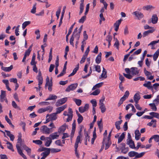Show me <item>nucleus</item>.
I'll return each instance as SVG.
<instances>
[{
	"label": "nucleus",
	"mask_w": 159,
	"mask_h": 159,
	"mask_svg": "<svg viewBox=\"0 0 159 159\" xmlns=\"http://www.w3.org/2000/svg\"><path fill=\"white\" fill-rule=\"evenodd\" d=\"M68 112H67V111H64L63 115L65 116H67L68 118L66 121L67 122H69L71 121L73 117V111L72 109L71 108H69Z\"/></svg>",
	"instance_id": "f257e3e1"
},
{
	"label": "nucleus",
	"mask_w": 159,
	"mask_h": 159,
	"mask_svg": "<svg viewBox=\"0 0 159 159\" xmlns=\"http://www.w3.org/2000/svg\"><path fill=\"white\" fill-rule=\"evenodd\" d=\"M105 99V97L103 96L99 101V108L101 109V112L102 113H104L106 110V107L103 103Z\"/></svg>",
	"instance_id": "f03ea898"
},
{
	"label": "nucleus",
	"mask_w": 159,
	"mask_h": 159,
	"mask_svg": "<svg viewBox=\"0 0 159 159\" xmlns=\"http://www.w3.org/2000/svg\"><path fill=\"white\" fill-rule=\"evenodd\" d=\"M46 118H47L46 120L47 122H48L50 120H55L57 118V114L56 113H54L51 114L50 115L49 114H47L46 115Z\"/></svg>",
	"instance_id": "7ed1b4c3"
},
{
	"label": "nucleus",
	"mask_w": 159,
	"mask_h": 159,
	"mask_svg": "<svg viewBox=\"0 0 159 159\" xmlns=\"http://www.w3.org/2000/svg\"><path fill=\"white\" fill-rule=\"evenodd\" d=\"M52 109L53 108L52 107L49 106L46 107L39 109L38 111V112L39 113H41L46 111H48L49 112H50L52 111Z\"/></svg>",
	"instance_id": "20e7f679"
},
{
	"label": "nucleus",
	"mask_w": 159,
	"mask_h": 159,
	"mask_svg": "<svg viewBox=\"0 0 159 159\" xmlns=\"http://www.w3.org/2000/svg\"><path fill=\"white\" fill-rule=\"evenodd\" d=\"M41 131L44 134H49L52 132L51 129L48 128L46 126L43 125L40 128Z\"/></svg>",
	"instance_id": "39448f33"
},
{
	"label": "nucleus",
	"mask_w": 159,
	"mask_h": 159,
	"mask_svg": "<svg viewBox=\"0 0 159 159\" xmlns=\"http://www.w3.org/2000/svg\"><path fill=\"white\" fill-rule=\"evenodd\" d=\"M127 143L129 146L130 148L132 149L135 148L134 142L131 139L130 135L129 134H128V138L127 139Z\"/></svg>",
	"instance_id": "423d86ee"
},
{
	"label": "nucleus",
	"mask_w": 159,
	"mask_h": 159,
	"mask_svg": "<svg viewBox=\"0 0 159 159\" xmlns=\"http://www.w3.org/2000/svg\"><path fill=\"white\" fill-rule=\"evenodd\" d=\"M78 84L77 83L71 84L68 86L66 89V91L69 92L71 90L75 89L77 87Z\"/></svg>",
	"instance_id": "0eeeda50"
},
{
	"label": "nucleus",
	"mask_w": 159,
	"mask_h": 159,
	"mask_svg": "<svg viewBox=\"0 0 159 159\" xmlns=\"http://www.w3.org/2000/svg\"><path fill=\"white\" fill-rule=\"evenodd\" d=\"M158 19V18L157 15L155 14L153 15L151 18V20H149L148 23L150 24L152 22L153 24H156L157 22Z\"/></svg>",
	"instance_id": "6e6552de"
},
{
	"label": "nucleus",
	"mask_w": 159,
	"mask_h": 159,
	"mask_svg": "<svg viewBox=\"0 0 159 159\" xmlns=\"http://www.w3.org/2000/svg\"><path fill=\"white\" fill-rule=\"evenodd\" d=\"M67 100V98H64L58 100L56 102V105L57 107L59 106L64 103Z\"/></svg>",
	"instance_id": "1a4fd4ad"
},
{
	"label": "nucleus",
	"mask_w": 159,
	"mask_h": 159,
	"mask_svg": "<svg viewBox=\"0 0 159 159\" xmlns=\"http://www.w3.org/2000/svg\"><path fill=\"white\" fill-rule=\"evenodd\" d=\"M89 108V105L88 104H86L84 107H80L79 108V110L81 113H83L87 111Z\"/></svg>",
	"instance_id": "9d476101"
},
{
	"label": "nucleus",
	"mask_w": 159,
	"mask_h": 159,
	"mask_svg": "<svg viewBox=\"0 0 159 159\" xmlns=\"http://www.w3.org/2000/svg\"><path fill=\"white\" fill-rule=\"evenodd\" d=\"M20 145L19 144H17L16 145V148L17 149L18 152L19 154L25 159H26V156L23 153L22 151L20 148Z\"/></svg>",
	"instance_id": "9b49d317"
},
{
	"label": "nucleus",
	"mask_w": 159,
	"mask_h": 159,
	"mask_svg": "<svg viewBox=\"0 0 159 159\" xmlns=\"http://www.w3.org/2000/svg\"><path fill=\"white\" fill-rule=\"evenodd\" d=\"M144 72L145 75L148 77V80H152L153 79V76L151 75V73L147 70L145 68H144Z\"/></svg>",
	"instance_id": "f8f14e48"
},
{
	"label": "nucleus",
	"mask_w": 159,
	"mask_h": 159,
	"mask_svg": "<svg viewBox=\"0 0 159 159\" xmlns=\"http://www.w3.org/2000/svg\"><path fill=\"white\" fill-rule=\"evenodd\" d=\"M132 14L135 16L137 17V19L139 20H140L143 17V14L140 12H139L138 11H135Z\"/></svg>",
	"instance_id": "ddd939ff"
},
{
	"label": "nucleus",
	"mask_w": 159,
	"mask_h": 159,
	"mask_svg": "<svg viewBox=\"0 0 159 159\" xmlns=\"http://www.w3.org/2000/svg\"><path fill=\"white\" fill-rule=\"evenodd\" d=\"M6 96L5 92L4 91L2 90L0 95V100L1 102H3L5 101L6 102H7V100L6 99Z\"/></svg>",
	"instance_id": "4468645a"
},
{
	"label": "nucleus",
	"mask_w": 159,
	"mask_h": 159,
	"mask_svg": "<svg viewBox=\"0 0 159 159\" xmlns=\"http://www.w3.org/2000/svg\"><path fill=\"white\" fill-rule=\"evenodd\" d=\"M139 73L137 68L133 67L130 68V73L133 75H138Z\"/></svg>",
	"instance_id": "2eb2a0df"
},
{
	"label": "nucleus",
	"mask_w": 159,
	"mask_h": 159,
	"mask_svg": "<svg viewBox=\"0 0 159 159\" xmlns=\"http://www.w3.org/2000/svg\"><path fill=\"white\" fill-rule=\"evenodd\" d=\"M122 20L120 19L116 21V22L114 23V26L115 27V30L116 31H117L118 30L119 26L120 25Z\"/></svg>",
	"instance_id": "dca6fc26"
},
{
	"label": "nucleus",
	"mask_w": 159,
	"mask_h": 159,
	"mask_svg": "<svg viewBox=\"0 0 159 159\" xmlns=\"http://www.w3.org/2000/svg\"><path fill=\"white\" fill-rule=\"evenodd\" d=\"M59 136V134H58V132H55L50 134L49 137L52 140H54L58 139Z\"/></svg>",
	"instance_id": "f3484780"
},
{
	"label": "nucleus",
	"mask_w": 159,
	"mask_h": 159,
	"mask_svg": "<svg viewBox=\"0 0 159 159\" xmlns=\"http://www.w3.org/2000/svg\"><path fill=\"white\" fill-rule=\"evenodd\" d=\"M67 107L66 105H64L63 106L58 107L56 109V113L57 114L60 113L63 111Z\"/></svg>",
	"instance_id": "a211bd4d"
},
{
	"label": "nucleus",
	"mask_w": 159,
	"mask_h": 159,
	"mask_svg": "<svg viewBox=\"0 0 159 159\" xmlns=\"http://www.w3.org/2000/svg\"><path fill=\"white\" fill-rule=\"evenodd\" d=\"M121 145L122 146L123 148H121V152L124 154L126 153L129 151L128 148H125V143H122Z\"/></svg>",
	"instance_id": "6ab92c4d"
},
{
	"label": "nucleus",
	"mask_w": 159,
	"mask_h": 159,
	"mask_svg": "<svg viewBox=\"0 0 159 159\" xmlns=\"http://www.w3.org/2000/svg\"><path fill=\"white\" fill-rule=\"evenodd\" d=\"M102 53L100 52L95 59V62L97 64L100 63L101 61Z\"/></svg>",
	"instance_id": "aec40b11"
},
{
	"label": "nucleus",
	"mask_w": 159,
	"mask_h": 159,
	"mask_svg": "<svg viewBox=\"0 0 159 159\" xmlns=\"http://www.w3.org/2000/svg\"><path fill=\"white\" fill-rule=\"evenodd\" d=\"M77 28H76L74 30V31L73 32V35L72 36H71L70 41V44L72 45L73 46H74V43L73 42L74 40V37L73 36V35H74V34H75V32H76L77 31Z\"/></svg>",
	"instance_id": "412c9836"
},
{
	"label": "nucleus",
	"mask_w": 159,
	"mask_h": 159,
	"mask_svg": "<svg viewBox=\"0 0 159 159\" xmlns=\"http://www.w3.org/2000/svg\"><path fill=\"white\" fill-rule=\"evenodd\" d=\"M75 24V23L73 25H72L70 27V29L69 30V31L68 33L66 35V42L68 41V36L72 32V30L73 28L74 25Z\"/></svg>",
	"instance_id": "4be33fe9"
},
{
	"label": "nucleus",
	"mask_w": 159,
	"mask_h": 159,
	"mask_svg": "<svg viewBox=\"0 0 159 159\" xmlns=\"http://www.w3.org/2000/svg\"><path fill=\"white\" fill-rule=\"evenodd\" d=\"M140 98V96L138 93H136L134 96V99L135 103H138Z\"/></svg>",
	"instance_id": "5701e85b"
},
{
	"label": "nucleus",
	"mask_w": 159,
	"mask_h": 159,
	"mask_svg": "<svg viewBox=\"0 0 159 159\" xmlns=\"http://www.w3.org/2000/svg\"><path fill=\"white\" fill-rule=\"evenodd\" d=\"M46 141L44 144L45 146L47 147H49L52 142L51 139L49 137H46Z\"/></svg>",
	"instance_id": "b1692460"
},
{
	"label": "nucleus",
	"mask_w": 159,
	"mask_h": 159,
	"mask_svg": "<svg viewBox=\"0 0 159 159\" xmlns=\"http://www.w3.org/2000/svg\"><path fill=\"white\" fill-rule=\"evenodd\" d=\"M156 120H152L150 122L148 123L147 125L150 126L152 125L153 127L155 128L156 127Z\"/></svg>",
	"instance_id": "393cba45"
},
{
	"label": "nucleus",
	"mask_w": 159,
	"mask_h": 159,
	"mask_svg": "<svg viewBox=\"0 0 159 159\" xmlns=\"http://www.w3.org/2000/svg\"><path fill=\"white\" fill-rule=\"evenodd\" d=\"M66 125L64 124L61 126L58 129V132L59 133H61L62 132H64L66 129Z\"/></svg>",
	"instance_id": "a878e982"
},
{
	"label": "nucleus",
	"mask_w": 159,
	"mask_h": 159,
	"mask_svg": "<svg viewBox=\"0 0 159 159\" xmlns=\"http://www.w3.org/2000/svg\"><path fill=\"white\" fill-rule=\"evenodd\" d=\"M13 66L11 65L9 67H4L3 66L1 67V69L5 71L9 72L13 69Z\"/></svg>",
	"instance_id": "bb28decb"
},
{
	"label": "nucleus",
	"mask_w": 159,
	"mask_h": 159,
	"mask_svg": "<svg viewBox=\"0 0 159 159\" xmlns=\"http://www.w3.org/2000/svg\"><path fill=\"white\" fill-rule=\"evenodd\" d=\"M143 86L147 87L148 89H152V86L151 85V82L150 81H148L147 83L144 84Z\"/></svg>",
	"instance_id": "cd10ccee"
},
{
	"label": "nucleus",
	"mask_w": 159,
	"mask_h": 159,
	"mask_svg": "<svg viewBox=\"0 0 159 159\" xmlns=\"http://www.w3.org/2000/svg\"><path fill=\"white\" fill-rule=\"evenodd\" d=\"M84 136H85V144L86 145H87V140L88 139V141H89V134L88 133L86 132V131H84Z\"/></svg>",
	"instance_id": "c85d7f7f"
},
{
	"label": "nucleus",
	"mask_w": 159,
	"mask_h": 159,
	"mask_svg": "<svg viewBox=\"0 0 159 159\" xmlns=\"http://www.w3.org/2000/svg\"><path fill=\"white\" fill-rule=\"evenodd\" d=\"M135 139L136 140H138L139 139L141 135L139 131V130H136L135 131Z\"/></svg>",
	"instance_id": "c756f323"
},
{
	"label": "nucleus",
	"mask_w": 159,
	"mask_h": 159,
	"mask_svg": "<svg viewBox=\"0 0 159 159\" xmlns=\"http://www.w3.org/2000/svg\"><path fill=\"white\" fill-rule=\"evenodd\" d=\"M79 68V64H78L76 65V67L73 70L72 72L69 75V77L72 76L74 75L78 70Z\"/></svg>",
	"instance_id": "7c9ffc66"
},
{
	"label": "nucleus",
	"mask_w": 159,
	"mask_h": 159,
	"mask_svg": "<svg viewBox=\"0 0 159 159\" xmlns=\"http://www.w3.org/2000/svg\"><path fill=\"white\" fill-rule=\"evenodd\" d=\"M149 115L152 117V118L155 117L159 119V114L157 112H151L149 113Z\"/></svg>",
	"instance_id": "2f4dec72"
},
{
	"label": "nucleus",
	"mask_w": 159,
	"mask_h": 159,
	"mask_svg": "<svg viewBox=\"0 0 159 159\" xmlns=\"http://www.w3.org/2000/svg\"><path fill=\"white\" fill-rule=\"evenodd\" d=\"M125 133H123L120 135V136L118 137V143H120L125 138Z\"/></svg>",
	"instance_id": "473e14b6"
},
{
	"label": "nucleus",
	"mask_w": 159,
	"mask_h": 159,
	"mask_svg": "<svg viewBox=\"0 0 159 159\" xmlns=\"http://www.w3.org/2000/svg\"><path fill=\"white\" fill-rule=\"evenodd\" d=\"M77 115L78 118L77 120V121L78 124H80L83 120V117L82 116L78 113V112L77 111Z\"/></svg>",
	"instance_id": "72a5a7b5"
},
{
	"label": "nucleus",
	"mask_w": 159,
	"mask_h": 159,
	"mask_svg": "<svg viewBox=\"0 0 159 159\" xmlns=\"http://www.w3.org/2000/svg\"><path fill=\"white\" fill-rule=\"evenodd\" d=\"M122 121V120H119L116 121L115 123L116 127L118 130L120 129V125Z\"/></svg>",
	"instance_id": "f704fd0d"
},
{
	"label": "nucleus",
	"mask_w": 159,
	"mask_h": 159,
	"mask_svg": "<svg viewBox=\"0 0 159 159\" xmlns=\"http://www.w3.org/2000/svg\"><path fill=\"white\" fill-rule=\"evenodd\" d=\"M57 98V97L55 95L50 94L49 95V97L46 99V101L53 100Z\"/></svg>",
	"instance_id": "c9c22d12"
},
{
	"label": "nucleus",
	"mask_w": 159,
	"mask_h": 159,
	"mask_svg": "<svg viewBox=\"0 0 159 159\" xmlns=\"http://www.w3.org/2000/svg\"><path fill=\"white\" fill-rule=\"evenodd\" d=\"M103 84V82H101L95 85L92 89V90L96 89L97 88H99L101 87Z\"/></svg>",
	"instance_id": "e433bc0d"
},
{
	"label": "nucleus",
	"mask_w": 159,
	"mask_h": 159,
	"mask_svg": "<svg viewBox=\"0 0 159 159\" xmlns=\"http://www.w3.org/2000/svg\"><path fill=\"white\" fill-rule=\"evenodd\" d=\"M7 142L6 144H7V148L11 150L12 151H14V150L13 148V146L12 144L10 142L5 141Z\"/></svg>",
	"instance_id": "4c0bfd02"
},
{
	"label": "nucleus",
	"mask_w": 159,
	"mask_h": 159,
	"mask_svg": "<svg viewBox=\"0 0 159 159\" xmlns=\"http://www.w3.org/2000/svg\"><path fill=\"white\" fill-rule=\"evenodd\" d=\"M159 55V49H158L154 53L153 56V59L154 61H156Z\"/></svg>",
	"instance_id": "58836bf2"
},
{
	"label": "nucleus",
	"mask_w": 159,
	"mask_h": 159,
	"mask_svg": "<svg viewBox=\"0 0 159 159\" xmlns=\"http://www.w3.org/2000/svg\"><path fill=\"white\" fill-rule=\"evenodd\" d=\"M50 152V149H48L46 151L44 152L41 154V155L45 157L49 155Z\"/></svg>",
	"instance_id": "ea45409f"
},
{
	"label": "nucleus",
	"mask_w": 159,
	"mask_h": 159,
	"mask_svg": "<svg viewBox=\"0 0 159 159\" xmlns=\"http://www.w3.org/2000/svg\"><path fill=\"white\" fill-rule=\"evenodd\" d=\"M52 82H51L49 83L48 84L46 85V84H45V87H46L47 86H48V90L50 91H51L52 90Z\"/></svg>",
	"instance_id": "a19ab883"
},
{
	"label": "nucleus",
	"mask_w": 159,
	"mask_h": 159,
	"mask_svg": "<svg viewBox=\"0 0 159 159\" xmlns=\"http://www.w3.org/2000/svg\"><path fill=\"white\" fill-rule=\"evenodd\" d=\"M73 101L75 102L76 104L78 106H80L81 104L82 101L80 99L74 98L73 99Z\"/></svg>",
	"instance_id": "79ce46f5"
},
{
	"label": "nucleus",
	"mask_w": 159,
	"mask_h": 159,
	"mask_svg": "<svg viewBox=\"0 0 159 159\" xmlns=\"http://www.w3.org/2000/svg\"><path fill=\"white\" fill-rule=\"evenodd\" d=\"M12 105L14 108L17 109L19 110H21L20 108L17 106L16 102L14 101L12 102Z\"/></svg>",
	"instance_id": "37998d69"
},
{
	"label": "nucleus",
	"mask_w": 159,
	"mask_h": 159,
	"mask_svg": "<svg viewBox=\"0 0 159 159\" xmlns=\"http://www.w3.org/2000/svg\"><path fill=\"white\" fill-rule=\"evenodd\" d=\"M93 67L95 68V70L98 73H100L101 71V67L100 66L98 65H94Z\"/></svg>",
	"instance_id": "c03bdc74"
},
{
	"label": "nucleus",
	"mask_w": 159,
	"mask_h": 159,
	"mask_svg": "<svg viewBox=\"0 0 159 159\" xmlns=\"http://www.w3.org/2000/svg\"><path fill=\"white\" fill-rule=\"evenodd\" d=\"M30 21H26L24 22L22 25V28L24 29L28 25L30 24Z\"/></svg>",
	"instance_id": "a18cd8bd"
},
{
	"label": "nucleus",
	"mask_w": 159,
	"mask_h": 159,
	"mask_svg": "<svg viewBox=\"0 0 159 159\" xmlns=\"http://www.w3.org/2000/svg\"><path fill=\"white\" fill-rule=\"evenodd\" d=\"M136 154H137V152L132 151L130 152H129L128 155L130 157H132L134 156L135 157Z\"/></svg>",
	"instance_id": "49530a36"
},
{
	"label": "nucleus",
	"mask_w": 159,
	"mask_h": 159,
	"mask_svg": "<svg viewBox=\"0 0 159 159\" xmlns=\"http://www.w3.org/2000/svg\"><path fill=\"white\" fill-rule=\"evenodd\" d=\"M149 105L151 107V109L152 111H157V108L154 103H150Z\"/></svg>",
	"instance_id": "de8ad7c7"
},
{
	"label": "nucleus",
	"mask_w": 159,
	"mask_h": 159,
	"mask_svg": "<svg viewBox=\"0 0 159 159\" xmlns=\"http://www.w3.org/2000/svg\"><path fill=\"white\" fill-rule=\"evenodd\" d=\"M23 147L24 149L27 152L28 154H30L31 150L30 148H29L25 145L23 146Z\"/></svg>",
	"instance_id": "09e8293b"
},
{
	"label": "nucleus",
	"mask_w": 159,
	"mask_h": 159,
	"mask_svg": "<svg viewBox=\"0 0 159 159\" xmlns=\"http://www.w3.org/2000/svg\"><path fill=\"white\" fill-rule=\"evenodd\" d=\"M91 103L93 107H95L97 105V103L96 99H93L91 100Z\"/></svg>",
	"instance_id": "8fccbe9b"
},
{
	"label": "nucleus",
	"mask_w": 159,
	"mask_h": 159,
	"mask_svg": "<svg viewBox=\"0 0 159 159\" xmlns=\"http://www.w3.org/2000/svg\"><path fill=\"white\" fill-rule=\"evenodd\" d=\"M115 40L116 41L114 44V46L116 47L117 48V50H118L119 49V42L118 40L116 38Z\"/></svg>",
	"instance_id": "3c124183"
},
{
	"label": "nucleus",
	"mask_w": 159,
	"mask_h": 159,
	"mask_svg": "<svg viewBox=\"0 0 159 159\" xmlns=\"http://www.w3.org/2000/svg\"><path fill=\"white\" fill-rule=\"evenodd\" d=\"M152 8H154V7L151 5H147L143 7V9L144 10H148Z\"/></svg>",
	"instance_id": "603ef678"
},
{
	"label": "nucleus",
	"mask_w": 159,
	"mask_h": 159,
	"mask_svg": "<svg viewBox=\"0 0 159 159\" xmlns=\"http://www.w3.org/2000/svg\"><path fill=\"white\" fill-rule=\"evenodd\" d=\"M36 3H35L33 5V8H32V9L31 10V12L32 13L34 14L36 12Z\"/></svg>",
	"instance_id": "864d4df0"
},
{
	"label": "nucleus",
	"mask_w": 159,
	"mask_h": 159,
	"mask_svg": "<svg viewBox=\"0 0 159 159\" xmlns=\"http://www.w3.org/2000/svg\"><path fill=\"white\" fill-rule=\"evenodd\" d=\"M144 154H145L144 152H141L140 153H138L137 152V154H136V155L135 156V158H140V157H142L144 155Z\"/></svg>",
	"instance_id": "5fc2aeb1"
},
{
	"label": "nucleus",
	"mask_w": 159,
	"mask_h": 159,
	"mask_svg": "<svg viewBox=\"0 0 159 159\" xmlns=\"http://www.w3.org/2000/svg\"><path fill=\"white\" fill-rule=\"evenodd\" d=\"M100 93V91L99 89H97L90 94V95H97Z\"/></svg>",
	"instance_id": "6e6d98bb"
},
{
	"label": "nucleus",
	"mask_w": 159,
	"mask_h": 159,
	"mask_svg": "<svg viewBox=\"0 0 159 159\" xmlns=\"http://www.w3.org/2000/svg\"><path fill=\"white\" fill-rule=\"evenodd\" d=\"M152 138L154 139L156 142H158L159 141V135H155L152 136Z\"/></svg>",
	"instance_id": "4d7b16f0"
},
{
	"label": "nucleus",
	"mask_w": 159,
	"mask_h": 159,
	"mask_svg": "<svg viewBox=\"0 0 159 159\" xmlns=\"http://www.w3.org/2000/svg\"><path fill=\"white\" fill-rule=\"evenodd\" d=\"M83 42L85 40H87L88 39V35L86 34V32L85 31H84L83 32Z\"/></svg>",
	"instance_id": "13d9d810"
},
{
	"label": "nucleus",
	"mask_w": 159,
	"mask_h": 159,
	"mask_svg": "<svg viewBox=\"0 0 159 159\" xmlns=\"http://www.w3.org/2000/svg\"><path fill=\"white\" fill-rule=\"evenodd\" d=\"M111 142L110 140H107V143H105V150L107 149L111 145Z\"/></svg>",
	"instance_id": "bf43d9fd"
},
{
	"label": "nucleus",
	"mask_w": 159,
	"mask_h": 159,
	"mask_svg": "<svg viewBox=\"0 0 159 159\" xmlns=\"http://www.w3.org/2000/svg\"><path fill=\"white\" fill-rule=\"evenodd\" d=\"M126 99V98H124V97H122L120 99L118 103V106L119 107L123 103V102Z\"/></svg>",
	"instance_id": "052dcab7"
},
{
	"label": "nucleus",
	"mask_w": 159,
	"mask_h": 159,
	"mask_svg": "<svg viewBox=\"0 0 159 159\" xmlns=\"http://www.w3.org/2000/svg\"><path fill=\"white\" fill-rule=\"evenodd\" d=\"M50 103L48 102H40L39 103V105L41 106H46L49 104Z\"/></svg>",
	"instance_id": "680f3d73"
},
{
	"label": "nucleus",
	"mask_w": 159,
	"mask_h": 159,
	"mask_svg": "<svg viewBox=\"0 0 159 159\" xmlns=\"http://www.w3.org/2000/svg\"><path fill=\"white\" fill-rule=\"evenodd\" d=\"M86 15L83 16L79 20V22L80 23H84L85 20H86Z\"/></svg>",
	"instance_id": "e2e57ef3"
},
{
	"label": "nucleus",
	"mask_w": 159,
	"mask_h": 159,
	"mask_svg": "<svg viewBox=\"0 0 159 159\" xmlns=\"http://www.w3.org/2000/svg\"><path fill=\"white\" fill-rule=\"evenodd\" d=\"M80 33L79 32H76L75 33L74 35H73V36H74L75 37L76 39V40H79L80 37Z\"/></svg>",
	"instance_id": "0e129e2a"
},
{
	"label": "nucleus",
	"mask_w": 159,
	"mask_h": 159,
	"mask_svg": "<svg viewBox=\"0 0 159 159\" xmlns=\"http://www.w3.org/2000/svg\"><path fill=\"white\" fill-rule=\"evenodd\" d=\"M5 119L6 121L10 125L12 126H14L12 124L11 120L8 118L7 116H5Z\"/></svg>",
	"instance_id": "69168bd1"
},
{
	"label": "nucleus",
	"mask_w": 159,
	"mask_h": 159,
	"mask_svg": "<svg viewBox=\"0 0 159 159\" xmlns=\"http://www.w3.org/2000/svg\"><path fill=\"white\" fill-rule=\"evenodd\" d=\"M80 11L79 13V14L80 15L83 12V10L84 9V5H82V4H80Z\"/></svg>",
	"instance_id": "338daca9"
},
{
	"label": "nucleus",
	"mask_w": 159,
	"mask_h": 159,
	"mask_svg": "<svg viewBox=\"0 0 159 159\" xmlns=\"http://www.w3.org/2000/svg\"><path fill=\"white\" fill-rule=\"evenodd\" d=\"M112 40V37L110 35H108L106 37V40L108 42H111Z\"/></svg>",
	"instance_id": "774afa93"
}]
</instances>
